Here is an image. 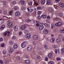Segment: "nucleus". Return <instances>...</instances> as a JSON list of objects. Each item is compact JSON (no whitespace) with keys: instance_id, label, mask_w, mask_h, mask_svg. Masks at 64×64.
<instances>
[{"instance_id":"1","label":"nucleus","mask_w":64,"mask_h":64,"mask_svg":"<svg viewBox=\"0 0 64 64\" xmlns=\"http://www.w3.org/2000/svg\"><path fill=\"white\" fill-rule=\"evenodd\" d=\"M25 37L26 39H30L31 37V35L30 33H28L26 34Z\"/></svg>"},{"instance_id":"2","label":"nucleus","mask_w":64,"mask_h":64,"mask_svg":"<svg viewBox=\"0 0 64 64\" xmlns=\"http://www.w3.org/2000/svg\"><path fill=\"white\" fill-rule=\"evenodd\" d=\"M32 39L34 40H37L38 39V36L37 35H34L33 36Z\"/></svg>"},{"instance_id":"3","label":"nucleus","mask_w":64,"mask_h":64,"mask_svg":"<svg viewBox=\"0 0 64 64\" xmlns=\"http://www.w3.org/2000/svg\"><path fill=\"white\" fill-rule=\"evenodd\" d=\"M62 23L61 22H59L56 23V24L55 25L56 26H57L58 27H59V26H61L62 25Z\"/></svg>"},{"instance_id":"4","label":"nucleus","mask_w":64,"mask_h":64,"mask_svg":"<svg viewBox=\"0 0 64 64\" xmlns=\"http://www.w3.org/2000/svg\"><path fill=\"white\" fill-rule=\"evenodd\" d=\"M13 49L15 50L16 49H17L18 48V45L16 44H13Z\"/></svg>"},{"instance_id":"5","label":"nucleus","mask_w":64,"mask_h":64,"mask_svg":"<svg viewBox=\"0 0 64 64\" xmlns=\"http://www.w3.org/2000/svg\"><path fill=\"white\" fill-rule=\"evenodd\" d=\"M26 26L24 25H22L20 27V29L22 30H24L26 29Z\"/></svg>"},{"instance_id":"6","label":"nucleus","mask_w":64,"mask_h":64,"mask_svg":"<svg viewBox=\"0 0 64 64\" xmlns=\"http://www.w3.org/2000/svg\"><path fill=\"white\" fill-rule=\"evenodd\" d=\"M50 41L51 43H53L55 42V38L54 37L51 38Z\"/></svg>"},{"instance_id":"7","label":"nucleus","mask_w":64,"mask_h":64,"mask_svg":"<svg viewBox=\"0 0 64 64\" xmlns=\"http://www.w3.org/2000/svg\"><path fill=\"white\" fill-rule=\"evenodd\" d=\"M24 62L26 64H30L31 63V62L30 60H25Z\"/></svg>"},{"instance_id":"8","label":"nucleus","mask_w":64,"mask_h":64,"mask_svg":"<svg viewBox=\"0 0 64 64\" xmlns=\"http://www.w3.org/2000/svg\"><path fill=\"white\" fill-rule=\"evenodd\" d=\"M43 32L45 34H47L48 33V30L47 29H44V30Z\"/></svg>"},{"instance_id":"9","label":"nucleus","mask_w":64,"mask_h":64,"mask_svg":"<svg viewBox=\"0 0 64 64\" xmlns=\"http://www.w3.org/2000/svg\"><path fill=\"white\" fill-rule=\"evenodd\" d=\"M14 51V49L13 48H10L8 50V52L9 53H12Z\"/></svg>"},{"instance_id":"10","label":"nucleus","mask_w":64,"mask_h":64,"mask_svg":"<svg viewBox=\"0 0 64 64\" xmlns=\"http://www.w3.org/2000/svg\"><path fill=\"white\" fill-rule=\"evenodd\" d=\"M43 28H44V26L43 25H42L39 26L38 29L39 30L41 31V30H42Z\"/></svg>"},{"instance_id":"11","label":"nucleus","mask_w":64,"mask_h":64,"mask_svg":"<svg viewBox=\"0 0 64 64\" xmlns=\"http://www.w3.org/2000/svg\"><path fill=\"white\" fill-rule=\"evenodd\" d=\"M48 57L50 58H51L53 57V54L52 52H50L48 54Z\"/></svg>"},{"instance_id":"12","label":"nucleus","mask_w":64,"mask_h":64,"mask_svg":"<svg viewBox=\"0 0 64 64\" xmlns=\"http://www.w3.org/2000/svg\"><path fill=\"white\" fill-rule=\"evenodd\" d=\"M46 17L47 16L45 14H42L41 16V18L42 19H45Z\"/></svg>"},{"instance_id":"13","label":"nucleus","mask_w":64,"mask_h":64,"mask_svg":"<svg viewBox=\"0 0 64 64\" xmlns=\"http://www.w3.org/2000/svg\"><path fill=\"white\" fill-rule=\"evenodd\" d=\"M8 26L10 27H12L13 26V24H12V23L11 22H8Z\"/></svg>"},{"instance_id":"14","label":"nucleus","mask_w":64,"mask_h":64,"mask_svg":"<svg viewBox=\"0 0 64 64\" xmlns=\"http://www.w3.org/2000/svg\"><path fill=\"white\" fill-rule=\"evenodd\" d=\"M24 42H23L21 44V46L22 47V48H24V47H25L26 46V45H25V44H24Z\"/></svg>"},{"instance_id":"15","label":"nucleus","mask_w":64,"mask_h":64,"mask_svg":"<svg viewBox=\"0 0 64 64\" xmlns=\"http://www.w3.org/2000/svg\"><path fill=\"white\" fill-rule=\"evenodd\" d=\"M61 41V39L60 38H57L56 39V42L57 43L60 42Z\"/></svg>"},{"instance_id":"16","label":"nucleus","mask_w":64,"mask_h":64,"mask_svg":"<svg viewBox=\"0 0 64 64\" xmlns=\"http://www.w3.org/2000/svg\"><path fill=\"white\" fill-rule=\"evenodd\" d=\"M14 29L15 31H17L18 30V27L17 26H15L14 28Z\"/></svg>"},{"instance_id":"17","label":"nucleus","mask_w":64,"mask_h":64,"mask_svg":"<svg viewBox=\"0 0 64 64\" xmlns=\"http://www.w3.org/2000/svg\"><path fill=\"white\" fill-rule=\"evenodd\" d=\"M61 54L62 55L64 54V48H62L61 49Z\"/></svg>"},{"instance_id":"18","label":"nucleus","mask_w":64,"mask_h":64,"mask_svg":"<svg viewBox=\"0 0 64 64\" xmlns=\"http://www.w3.org/2000/svg\"><path fill=\"white\" fill-rule=\"evenodd\" d=\"M20 15V12H16L15 14V15L16 16H19Z\"/></svg>"},{"instance_id":"19","label":"nucleus","mask_w":64,"mask_h":64,"mask_svg":"<svg viewBox=\"0 0 64 64\" xmlns=\"http://www.w3.org/2000/svg\"><path fill=\"white\" fill-rule=\"evenodd\" d=\"M60 7L62 8L64 7V4L62 2H60Z\"/></svg>"},{"instance_id":"20","label":"nucleus","mask_w":64,"mask_h":64,"mask_svg":"<svg viewBox=\"0 0 64 64\" xmlns=\"http://www.w3.org/2000/svg\"><path fill=\"white\" fill-rule=\"evenodd\" d=\"M55 51L56 54H57V52L58 53H59L60 50H59V49H58V50H57V49H56L55 50Z\"/></svg>"},{"instance_id":"21","label":"nucleus","mask_w":64,"mask_h":64,"mask_svg":"<svg viewBox=\"0 0 64 64\" xmlns=\"http://www.w3.org/2000/svg\"><path fill=\"white\" fill-rule=\"evenodd\" d=\"M52 46L53 48H54V49H56L57 48L58 46L57 45L55 44H53L52 45Z\"/></svg>"},{"instance_id":"22","label":"nucleus","mask_w":64,"mask_h":64,"mask_svg":"<svg viewBox=\"0 0 64 64\" xmlns=\"http://www.w3.org/2000/svg\"><path fill=\"white\" fill-rule=\"evenodd\" d=\"M4 28H5V25H2L0 27V30H2V29H4Z\"/></svg>"},{"instance_id":"23","label":"nucleus","mask_w":64,"mask_h":64,"mask_svg":"<svg viewBox=\"0 0 64 64\" xmlns=\"http://www.w3.org/2000/svg\"><path fill=\"white\" fill-rule=\"evenodd\" d=\"M13 12V10H11L9 12V15L10 16H12V13Z\"/></svg>"},{"instance_id":"24","label":"nucleus","mask_w":64,"mask_h":64,"mask_svg":"<svg viewBox=\"0 0 64 64\" xmlns=\"http://www.w3.org/2000/svg\"><path fill=\"white\" fill-rule=\"evenodd\" d=\"M58 16H60V17H62L63 16V14L62 13H58Z\"/></svg>"},{"instance_id":"25","label":"nucleus","mask_w":64,"mask_h":64,"mask_svg":"<svg viewBox=\"0 0 64 64\" xmlns=\"http://www.w3.org/2000/svg\"><path fill=\"white\" fill-rule=\"evenodd\" d=\"M32 46H30L28 47V51H30L32 49Z\"/></svg>"},{"instance_id":"26","label":"nucleus","mask_w":64,"mask_h":64,"mask_svg":"<svg viewBox=\"0 0 64 64\" xmlns=\"http://www.w3.org/2000/svg\"><path fill=\"white\" fill-rule=\"evenodd\" d=\"M27 9L28 11L30 13L32 12L33 11V10L32 9H29V8H28Z\"/></svg>"},{"instance_id":"27","label":"nucleus","mask_w":64,"mask_h":64,"mask_svg":"<svg viewBox=\"0 0 64 64\" xmlns=\"http://www.w3.org/2000/svg\"><path fill=\"white\" fill-rule=\"evenodd\" d=\"M60 32L61 33H64V28L62 30H60Z\"/></svg>"},{"instance_id":"28","label":"nucleus","mask_w":64,"mask_h":64,"mask_svg":"<svg viewBox=\"0 0 64 64\" xmlns=\"http://www.w3.org/2000/svg\"><path fill=\"white\" fill-rule=\"evenodd\" d=\"M24 32L25 34H27L29 32L28 30H25L24 31Z\"/></svg>"},{"instance_id":"29","label":"nucleus","mask_w":64,"mask_h":64,"mask_svg":"<svg viewBox=\"0 0 64 64\" xmlns=\"http://www.w3.org/2000/svg\"><path fill=\"white\" fill-rule=\"evenodd\" d=\"M54 62L52 61H50L48 62V64H54Z\"/></svg>"},{"instance_id":"30","label":"nucleus","mask_w":64,"mask_h":64,"mask_svg":"<svg viewBox=\"0 0 64 64\" xmlns=\"http://www.w3.org/2000/svg\"><path fill=\"white\" fill-rule=\"evenodd\" d=\"M5 63L6 64H8L9 63V60H6L5 61Z\"/></svg>"},{"instance_id":"31","label":"nucleus","mask_w":64,"mask_h":64,"mask_svg":"<svg viewBox=\"0 0 64 64\" xmlns=\"http://www.w3.org/2000/svg\"><path fill=\"white\" fill-rule=\"evenodd\" d=\"M14 43V42L13 41H10L9 42V44H10V45H12Z\"/></svg>"},{"instance_id":"32","label":"nucleus","mask_w":64,"mask_h":64,"mask_svg":"<svg viewBox=\"0 0 64 64\" xmlns=\"http://www.w3.org/2000/svg\"><path fill=\"white\" fill-rule=\"evenodd\" d=\"M46 4H51V1H50V0H47Z\"/></svg>"},{"instance_id":"33","label":"nucleus","mask_w":64,"mask_h":64,"mask_svg":"<svg viewBox=\"0 0 64 64\" xmlns=\"http://www.w3.org/2000/svg\"><path fill=\"white\" fill-rule=\"evenodd\" d=\"M41 3L42 4H45V0H42L41 1Z\"/></svg>"},{"instance_id":"34","label":"nucleus","mask_w":64,"mask_h":64,"mask_svg":"<svg viewBox=\"0 0 64 64\" xmlns=\"http://www.w3.org/2000/svg\"><path fill=\"white\" fill-rule=\"evenodd\" d=\"M48 10L50 12H53L54 11V10L52 8H49Z\"/></svg>"},{"instance_id":"35","label":"nucleus","mask_w":64,"mask_h":64,"mask_svg":"<svg viewBox=\"0 0 64 64\" xmlns=\"http://www.w3.org/2000/svg\"><path fill=\"white\" fill-rule=\"evenodd\" d=\"M42 24L43 25H44V26H45V27H47L48 26H49V25L47 23H46L45 24Z\"/></svg>"},{"instance_id":"36","label":"nucleus","mask_w":64,"mask_h":64,"mask_svg":"<svg viewBox=\"0 0 64 64\" xmlns=\"http://www.w3.org/2000/svg\"><path fill=\"white\" fill-rule=\"evenodd\" d=\"M0 46L1 47H5V44L2 43L0 45Z\"/></svg>"},{"instance_id":"37","label":"nucleus","mask_w":64,"mask_h":64,"mask_svg":"<svg viewBox=\"0 0 64 64\" xmlns=\"http://www.w3.org/2000/svg\"><path fill=\"white\" fill-rule=\"evenodd\" d=\"M58 37H59V38H62L63 37V35L62 34H60L58 35Z\"/></svg>"},{"instance_id":"38","label":"nucleus","mask_w":64,"mask_h":64,"mask_svg":"<svg viewBox=\"0 0 64 64\" xmlns=\"http://www.w3.org/2000/svg\"><path fill=\"white\" fill-rule=\"evenodd\" d=\"M20 2L21 4H24V2L23 0H20Z\"/></svg>"},{"instance_id":"39","label":"nucleus","mask_w":64,"mask_h":64,"mask_svg":"<svg viewBox=\"0 0 64 64\" xmlns=\"http://www.w3.org/2000/svg\"><path fill=\"white\" fill-rule=\"evenodd\" d=\"M53 19L54 21H55V20H56V21H58V20H59V18H54Z\"/></svg>"},{"instance_id":"40","label":"nucleus","mask_w":64,"mask_h":64,"mask_svg":"<svg viewBox=\"0 0 64 64\" xmlns=\"http://www.w3.org/2000/svg\"><path fill=\"white\" fill-rule=\"evenodd\" d=\"M16 58L17 60H20V57L18 56H16Z\"/></svg>"},{"instance_id":"41","label":"nucleus","mask_w":64,"mask_h":64,"mask_svg":"<svg viewBox=\"0 0 64 64\" xmlns=\"http://www.w3.org/2000/svg\"><path fill=\"white\" fill-rule=\"evenodd\" d=\"M43 46H44L45 48L46 49H47L48 48H47V46L45 44H43Z\"/></svg>"},{"instance_id":"42","label":"nucleus","mask_w":64,"mask_h":64,"mask_svg":"<svg viewBox=\"0 0 64 64\" xmlns=\"http://www.w3.org/2000/svg\"><path fill=\"white\" fill-rule=\"evenodd\" d=\"M16 36H14L12 37V40H15V39H16Z\"/></svg>"},{"instance_id":"43","label":"nucleus","mask_w":64,"mask_h":64,"mask_svg":"<svg viewBox=\"0 0 64 64\" xmlns=\"http://www.w3.org/2000/svg\"><path fill=\"white\" fill-rule=\"evenodd\" d=\"M6 50H4L3 51V53L4 54H6Z\"/></svg>"},{"instance_id":"44","label":"nucleus","mask_w":64,"mask_h":64,"mask_svg":"<svg viewBox=\"0 0 64 64\" xmlns=\"http://www.w3.org/2000/svg\"><path fill=\"white\" fill-rule=\"evenodd\" d=\"M34 4L35 5H37L38 4H37L36 2V0H34Z\"/></svg>"},{"instance_id":"45","label":"nucleus","mask_w":64,"mask_h":64,"mask_svg":"<svg viewBox=\"0 0 64 64\" xmlns=\"http://www.w3.org/2000/svg\"><path fill=\"white\" fill-rule=\"evenodd\" d=\"M22 34V31H20L19 32V36H21Z\"/></svg>"},{"instance_id":"46","label":"nucleus","mask_w":64,"mask_h":64,"mask_svg":"<svg viewBox=\"0 0 64 64\" xmlns=\"http://www.w3.org/2000/svg\"><path fill=\"white\" fill-rule=\"evenodd\" d=\"M7 32H6L4 33V35L5 36H6L7 35Z\"/></svg>"},{"instance_id":"47","label":"nucleus","mask_w":64,"mask_h":64,"mask_svg":"<svg viewBox=\"0 0 64 64\" xmlns=\"http://www.w3.org/2000/svg\"><path fill=\"white\" fill-rule=\"evenodd\" d=\"M0 63L1 64H3L4 63L3 61L2 60H0Z\"/></svg>"},{"instance_id":"48","label":"nucleus","mask_w":64,"mask_h":64,"mask_svg":"<svg viewBox=\"0 0 64 64\" xmlns=\"http://www.w3.org/2000/svg\"><path fill=\"white\" fill-rule=\"evenodd\" d=\"M34 10H36V11L39 10H40L41 9L40 8H34Z\"/></svg>"},{"instance_id":"49","label":"nucleus","mask_w":64,"mask_h":64,"mask_svg":"<svg viewBox=\"0 0 64 64\" xmlns=\"http://www.w3.org/2000/svg\"><path fill=\"white\" fill-rule=\"evenodd\" d=\"M40 58V56L39 55L37 56V59L38 60V59H39Z\"/></svg>"},{"instance_id":"50","label":"nucleus","mask_w":64,"mask_h":64,"mask_svg":"<svg viewBox=\"0 0 64 64\" xmlns=\"http://www.w3.org/2000/svg\"><path fill=\"white\" fill-rule=\"evenodd\" d=\"M26 21L27 23H29L30 21V19L26 20Z\"/></svg>"},{"instance_id":"51","label":"nucleus","mask_w":64,"mask_h":64,"mask_svg":"<svg viewBox=\"0 0 64 64\" xmlns=\"http://www.w3.org/2000/svg\"><path fill=\"white\" fill-rule=\"evenodd\" d=\"M10 32L9 31H8V32H7V36H9V35H10Z\"/></svg>"},{"instance_id":"52","label":"nucleus","mask_w":64,"mask_h":64,"mask_svg":"<svg viewBox=\"0 0 64 64\" xmlns=\"http://www.w3.org/2000/svg\"><path fill=\"white\" fill-rule=\"evenodd\" d=\"M56 60L57 61H59L60 60H61V58H57Z\"/></svg>"},{"instance_id":"53","label":"nucleus","mask_w":64,"mask_h":64,"mask_svg":"<svg viewBox=\"0 0 64 64\" xmlns=\"http://www.w3.org/2000/svg\"><path fill=\"white\" fill-rule=\"evenodd\" d=\"M3 41V39L2 38H0V42H2Z\"/></svg>"},{"instance_id":"54","label":"nucleus","mask_w":64,"mask_h":64,"mask_svg":"<svg viewBox=\"0 0 64 64\" xmlns=\"http://www.w3.org/2000/svg\"><path fill=\"white\" fill-rule=\"evenodd\" d=\"M30 14L28 12H27L26 14V16H30Z\"/></svg>"},{"instance_id":"55","label":"nucleus","mask_w":64,"mask_h":64,"mask_svg":"<svg viewBox=\"0 0 64 64\" xmlns=\"http://www.w3.org/2000/svg\"><path fill=\"white\" fill-rule=\"evenodd\" d=\"M38 18L39 20L41 19V16H40V15H38Z\"/></svg>"},{"instance_id":"56","label":"nucleus","mask_w":64,"mask_h":64,"mask_svg":"<svg viewBox=\"0 0 64 64\" xmlns=\"http://www.w3.org/2000/svg\"><path fill=\"white\" fill-rule=\"evenodd\" d=\"M38 14H40L41 13V11H38L37 12Z\"/></svg>"},{"instance_id":"57","label":"nucleus","mask_w":64,"mask_h":64,"mask_svg":"<svg viewBox=\"0 0 64 64\" xmlns=\"http://www.w3.org/2000/svg\"><path fill=\"white\" fill-rule=\"evenodd\" d=\"M45 61H48V58H47V57L45 58Z\"/></svg>"},{"instance_id":"58","label":"nucleus","mask_w":64,"mask_h":64,"mask_svg":"<svg viewBox=\"0 0 64 64\" xmlns=\"http://www.w3.org/2000/svg\"><path fill=\"white\" fill-rule=\"evenodd\" d=\"M32 4V2H31L28 4V5L30 6H31Z\"/></svg>"},{"instance_id":"59","label":"nucleus","mask_w":64,"mask_h":64,"mask_svg":"<svg viewBox=\"0 0 64 64\" xmlns=\"http://www.w3.org/2000/svg\"><path fill=\"white\" fill-rule=\"evenodd\" d=\"M36 25L37 27H39V26H40V24L39 23H37L36 24Z\"/></svg>"},{"instance_id":"60","label":"nucleus","mask_w":64,"mask_h":64,"mask_svg":"<svg viewBox=\"0 0 64 64\" xmlns=\"http://www.w3.org/2000/svg\"><path fill=\"white\" fill-rule=\"evenodd\" d=\"M47 19L48 20H50L51 19V18L49 16H48L47 17Z\"/></svg>"},{"instance_id":"61","label":"nucleus","mask_w":64,"mask_h":64,"mask_svg":"<svg viewBox=\"0 0 64 64\" xmlns=\"http://www.w3.org/2000/svg\"><path fill=\"white\" fill-rule=\"evenodd\" d=\"M51 26H52V28H54V24H52Z\"/></svg>"},{"instance_id":"62","label":"nucleus","mask_w":64,"mask_h":64,"mask_svg":"<svg viewBox=\"0 0 64 64\" xmlns=\"http://www.w3.org/2000/svg\"><path fill=\"white\" fill-rule=\"evenodd\" d=\"M12 4H15L16 3V2L14 1H13L12 2Z\"/></svg>"},{"instance_id":"63","label":"nucleus","mask_w":64,"mask_h":64,"mask_svg":"<svg viewBox=\"0 0 64 64\" xmlns=\"http://www.w3.org/2000/svg\"><path fill=\"white\" fill-rule=\"evenodd\" d=\"M54 7L55 8H59V7H58V6H54Z\"/></svg>"},{"instance_id":"64","label":"nucleus","mask_w":64,"mask_h":64,"mask_svg":"<svg viewBox=\"0 0 64 64\" xmlns=\"http://www.w3.org/2000/svg\"><path fill=\"white\" fill-rule=\"evenodd\" d=\"M60 1V0H56V2H57V3L58 2H59Z\"/></svg>"}]
</instances>
